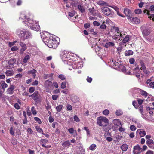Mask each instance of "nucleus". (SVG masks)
<instances>
[{
    "instance_id": "f03ea898",
    "label": "nucleus",
    "mask_w": 154,
    "mask_h": 154,
    "mask_svg": "<svg viewBox=\"0 0 154 154\" xmlns=\"http://www.w3.org/2000/svg\"><path fill=\"white\" fill-rule=\"evenodd\" d=\"M41 36L42 38L43 39V40H47V41H45V43L49 48L55 49L57 47L58 43L54 38L50 36L49 38L48 39L47 37L44 36L43 33H41Z\"/></svg>"
},
{
    "instance_id": "4be33fe9",
    "label": "nucleus",
    "mask_w": 154,
    "mask_h": 154,
    "mask_svg": "<svg viewBox=\"0 0 154 154\" xmlns=\"http://www.w3.org/2000/svg\"><path fill=\"white\" fill-rule=\"evenodd\" d=\"M130 91L133 94H135L140 92L141 89L136 88H134L131 89Z\"/></svg>"
},
{
    "instance_id": "a211bd4d",
    "label": "nucleus",
    "mask_w": 154,
    "mask_h": 154,
    "mask_svg": "<svg viewBox=\"0 0 154 154\" xmlns=\"http://www.w3.org/2000/svg\"><path fill=\"white\" fill-rule=\"evenodd\" d=\"M136 132L137 134H139L140 137L144 136L146 134V133L145 131H143L141 129H138L137 130Z\"/></svg>"
},
{
    "instance_id": "b1692460",
    "label": "nucleus",
    "mask_w": 154,
    "mask_h": 154,
    "mask_svg": "<svg viewBox=\"0 0 154 154\" xmlns=\"http://www.w3.org/2000/svg\"><path fill=\"white\" fill-rule=\"evenodd\" d=\"M77 8L81 13H83L85 12V9L82 5L80 4L78 5Z\"/></svg>"
},
{
    "instance_id": "20e7f679",
    "label": "nucleus",
    "mask_w": 154,
    "mask_h": 154,
    "mask_svg": "<svg viewBox=\"0 0 154 154\" xmlns=\"http://www.w3.org/2000/svg\"><path fill=\"white\" fill-rule=\"evenodd\" d=\"M97 123L100 126L106 127L109 123L108 119L106 117L100 116L97 119Z\"/></svg>"
},
{
    "instance_id": "052dcab7",
    "label": "nucleus",
    "mask_w": 154,
    "mask_h": 154,
    "mask_svg": "<svg viewBox=\"0 0 154 154\" xmlns=\"http://www.w3.org/2000/svg\"><path fill=\"white\" fill-rule=\"evenodd\" d=\"M74 121L77 122H79L80 121L79 119L77 116L76 115L74 116Z\"/></svg>"
},
{
    "instance_id": "a18cd8bd",
    "label": "nucleus",
    "mask_w": 154,
    "mask_h": 154,
    "mask_svg": "<svg viewBox=\"0 0 154 154\" xmlns=\"http://www.w3.org/2000/svg\"><path fill=\"white\" fill-rule=\"evenodd\" d=\"M123 114L122 111L120 109H118L116 110V115L119 116L122 115Z\"/></svg>"
},
{
    "instance_id": "a878e982",
    "label": "nucleus",
    "mask_w": 154,
    "mask_h": 154,
    "mask_svg": "<svg viewBox=\"0 0 154 154\" xmlns=\"http://www.w3.org/2000/svg\"><path fill=\"white\" fill-rule=\"evenodd\" d=\"M124 38L122 40L123 43H125L128 42L130 40V36L129 35H126L125 36L124 35Z\"/></svg>"
},
{
    "instance_id": "9b49d317",
    "label": "nucleus",
    "mask_w": 154,
    "mask_h": 154,
    "mask_svg": "<svg viewBox=\"0 0 154 154\" xmlns=\"http://www.w3.org/2000/svg\"><path fill=\"white\" fill-rule=\"evenodd\" d=\"M142 149L138 145L134 147L133 152L134 154H139L142 152Z\"/></svg>"
},
{
    "instance_id": "c03bdc74",
    "label": "nucleus",
    "mask_w": 154,
    "mask_h": 154,
    "mask_svg": "<svg viewBox=\"0 0 154 154\" xmlns=\"http://www.w3.org/2000/svg\"><path fill=\"white\" fill-rule=\"evenodd\" d=\"M97 3L101 6H103L105 5L106 3L103 1H98Z\"/></svg>"
},
{
    "instance_id": "58836bf2",
    "label": "nucleus",
    "mask_w": 154,
    "mask_h": 154,
    "mask_svg": "<svg viewBox=\"0 0 154 154\" xmlns=\"http://www.w3.org/2000/svg\"><path fill=\"white\" fill-rule=\"evenodd\" d=\"M96 147V145L94 144H93L90 145L89 147V149L91 150H94Z\"/></svg>"
},
{
    "instance_id": "7c9ffc66",
    "label": "nucleus",
    "mask_w": 154,
    "mask_h": 154,
    "mask_svg": "<svg viewBox=\"0 0 154 154\" xmlns=\"http://www.w3.org/2000/svg\"><path fill=\"white\" fill-rule=\"evenodd\" d=\"M64 147H67L70 145V143L69 140L64 142L62 144Z\"/></svg>"
},
{
    "instance_id": "69168bd1",
    "label": "nucleus",
    "mask_w": 154,
    "mask_h": 154,
    "mask_svg": "<svg viewBox=\"0 0 154 154\" xmlns=\"http://www.w3.org/2000/svg\"><path fill=\"white\" fill-rule=\"evenodd\" d=\"M130 129L132 131H135L136 129V127L134 125H131L130 127Z\"/></svg>"
},
{
    "instance_id": "4d7b16f0",
    "label": "nucleus",
    "mask_w": 154,
    "mask_h": 154,
    "mask_svg": "<svg viewBox=\"0 0 154 154\" xmlns=\"http://www.w3.org/2000/svg\"><path fill=\"white\" fill-rule=\"evenodd\" d=\"M35 88L33 87H30L29 90V93H32L35 91Z\"/></svg>"
},
{
    "instance_id": "680f3d73",
    "label": "nucleus",
    "mask_w": 154,
    "mask_h": 154,
    "mask_svg": "<svg viewBox=\"0 0 154 154\" xmlns=\"http://www.w3.org/2000/svg\"><path fill=\"white\" fill-rule=\"evenodd\" d=\"M18 49V48L16 46H14L12 47L11 48V50L12 51H17Z\"/></svg>"
},
{
    "instance_id": "cd10ccee",
    "label": "nucleus",
    "mask_w": 154,
    "mask_h": 154,
    "mask_svg": "<svg viewBox=\"0 0 154 154\" xmlns=\"http://www.w3.org/2000/svg\"><path fill=\"white\" fill-rule=\"evenodd\" d=\"M36 72L37 71L33 69L32 70L28 71V73L29 74H32L33 77L35 78L36 76Z\"/></svg>"
},
{
    "instance_id": "39448f33",
    "label": "nucleus",
    "mask_w": 154,
    "mask_h": 154,
    "mask_svg": "<svg viewBox=\"0 0 154 154\" xmlns=\"http://www.w3.org/2000/svg\"><path fill=\"white\" fill-rule=\"evenodd\" d=\"M103 13L105 15L112 17L114 14L113 11L107 7H105L102 9Z\"/></svg>"
},
{
    "instance_id": "e433bc0d",
    "label": "nucleus",
    "mask_w": 154,
    "mask_h": 154,
    "mask_svg": "<svg viewBox=\"0 0 154 154\" xmlns=\"http://www.w3.org/2000/svg\"><path fill=\"white\" fill-rule=\"evenodd\" d=\"M146 143L148 145L154 144V142L153 140L151 139H148L146 142Z\"/></svg>"
},
{
    "instance_id": "0eeeda50",
    "label": "nucleus",
    "mask_w": 154,
    "mask_h": 154,
    "mask_svg": "<svg viewBox=\"0 0 154 154\" xmlns=\"http://www.w3.org/2000/svg\"><path fill=\"white\" fill-rule=\"evenodd\" d=\"M29 97H31L36 103L40 102V96L37 91H35L32 94L29 95Z\"/></svg>"
},
{
    "instance_id": "49530a36",
    "label": "nucleus",
    "mask_w": 154,
    "mask_h": 154,
    "mask_svg": "<svg viewBox=\"0 0 154 154\" xmlns=\"http://www.w3.org/2000/svg\"><path fill=\"white\" fill-rule=\"evenodd\" d=\"M66 82L65 81L63 82L61 84V88L62 89H64L66 87Z\"/></svg>"
},
{
    "instance_id": "72a5a7b5",
    "label": "nucleus",
    "mask_w": 154,
    "mask_h": 154,
    "mask_svg": "<svg viewBox=\"0 0 154 154\" xmlns=\"http://www.w3.org/2000/svg\"><path fill=\"white\" fill-rule=\"evenodd\" d=\"M130 11L128 9L126 8H125L124 10V13L127 16L129 15L130 14Z\"/></svg>"
},
{
    "instance_id": "f257e3e1",
    "label": "nucleus",
    "mask_w": 154,
    "mask_h": 154,
    "mask_svg": "<svg viewBox=\"0 0 154 154\" xmlns=\"http://www.w3.org/2000/svg\"><path fill=\"white\" fill-rule=\"evenodd\" d=\"M20 19L23 20V23L25 22V23L31 29L36 31L40 29V27L38 23L35 21H34L33 20L29 18L24 14H20Z\"/></svg>"
},
{
    "instance_id": "13d9d810",
    "label": "nucleus",
    "mask_w": 154,
    "mask_h": 154,
    "mask_svg": "<svg viewBox=\"0 0 154 154\" xmlns=\"http://www.w3.org/2000/svg\"><path fill=\"white\" fill-rule=\"evenodd\" d=\"M75 12V11H72L69 12V15L71 17H73L74 15Z\"/></svg>"
},
{
    "instance_id": "6e6552de",
    "label": "nucleus",
    "mask_w": 154,
    "mask_h": 154,
    "mask_svg": "<svg viewBox=\"0 0 154 154\" xmlns=\"http://www.w3.org/2000/svg\"><path fill=\"white\" fill-rule=\"evenodd\" d=\"M69 53L66 51L62 52L61 55V58L63 61L68 62L69 60H70V55Z\"/></svg>"
},
{
    "instance_id": "ea45409f",
    "label": "nucleus",
    "mask_w": 154,
    "mask_h": 154,
    "mask_svg": "<svg viewBox=\"0 0 154 154\" xmlns=\"http://www.w3.org/2000/svg\"><path fill=\"white\" fill-rule=\"evenodd\" d=\"M89 11L91 13V15H95V13L94 12V8H90L89 9Z\"/></svg>"
},
{
    "instance_id": "774afa93",
    "label": "nucleus",
    "mask_w": 154,
    "mask_h": 154,
    "mask_svg": "<svg viewBox=\"0 0 154 154\" xmlns=\"http://www.w3.org/2000/svg\"><path fill=\"white\" fill-rule=\"evenodd\" d=\"M110 7L114 9L116 11H117L119 10V8L115 5H112L110 6Z\"/></svg>"
},
{
    "instance_id": "393cba45",
    "label": "nucleus",
    "mask_w": 154,
    "mask_h": 154,
    "mask_svg": "<svg viewBox=\"0 0 154 154\" xmlns=\"http://www.w3.org/2000/svg\"><path fill=\"white\" fill-rule=\"evenodd\" d=\"M113 123L115 125L119 127L121 126V122L120 120L117 119H114L113 120Z\"/></svg>"
},
{
    "instance_id": "473e14b6",
    "label": "nucleus",
    "mask_w": 154,
    "mask_h": 154,
    "mask_svg": "<svg viewBox=\"0 0 154 154\" xmlns=\"http://www.w3.org/2000/svg\"><path fill=\"white\" fill-rule=\"evenodd\" d=\"M68 132L71 134H72L74 133L75 132V134L74 135V136L77 135V132H76V131L74 129V128H72L69 129L68 130Z\"/></svg>"
},
{
    "instance_id": "aec40b11",
    "label": "nucleus",
    "mask_w": 154,
    "mask_h": 154,
    "mask_svg": "<svg viewBox=\"0 0 154 154\" xmlns=\"http://www.w3.org/2000/svg\"><path fill=\"white\" fill-rule=\"evenodd\" d=\"M140 69L141 70H142L144 73L145 74L147 73V70L146 69V67L144 65V63L142 61L140 62Z\"/></svg>"
},
{
    "instance_id": "79ce46f5",
    "label": "nucleus",
    "mask_w": 154,
    "mask_h": 154,
    "mask_svg": "<svg viewBox=\"0 0 154 154\" xmlns=\"http://www.w3.org/2000/svg\"><path fill=\"white\" fill-rule=\"evenodd\" d=\"M58 78L62 81H64L66 79V77L63 74L59 75L58 76Z\"/></svg>"
},
{
    "instance_id": "ddd939ff",
    "label": "nucleus",
    "mask_w": 154,
    "mask_h": 154,
    "mask_svg": "<svg viewBox=\"0 0 154 154\" xmlns=\"http://www.w3.org/2000/svg\"><path fill=\"white\" fill-rule=\"evenodd\" d=\"M52 85V82L48 80H46L44 84L45 87L48 89H51L53 86Z\"/></svg>"
},
{
    "instance_id": "37998d69",
    "label": "nucleus",
    "mask_w": 154,
    "mask_h": 154,
    "mask_svg": "<svg viewBox=\"0 0 154 154\" xmlns=\"http://www.w3.org/2000/svg\"><path fill=\"white\" fill-rule=\"evenodd\" d=\"M140 93L143 96H147L148 94L147 92L144 90L141 89V91H140Z\"/></svg>"
},
{
    "instance_id": "0e129e2a",
    "label": "nucleus",
    "mask_w": 154,
    "mask_h": 154,
    "mask_svg": "<svg viewBox=\"0 0 154 154\" xmlns=\"http://www.w3.org/2000/svg\"><path fill=\"white\" fill-rule=\"evenodd\" d=\"M13 129V128L12 127H11L10 128V133L12 135L14 136V132Z\"/></svg>"
},
{
    "instance_id": "c756f323",
    "label": "nucleus",
    "mask_w": 154,
    "mask_h": 154,
    "mask_svg": "<svg viewBox=\"0 0 154 154\" xmlns=\"http://www.w3.org/2000/svg\"><path fill=\"white\" fill-rule=\"evenodd\" d=\"M133 54V51L131 50L126 51L125 52V56H130L132 55Z\"/></svg>"
},
{
    "instance_id": "bb28decb",
    "label": "nucleus",
    "mask_w": 154,
    "mask_h": 154,
    "mask_svg": "<svg viewBox=\"0 0 154 154\" xmlns=\"http://www.w3.org/2000/svg\"><path fill=\"white\" fill-rule=\"evenodd\" d=\"M114 45L115 44L114 42H110L106 43L105 45V47L106 48H108L110 47H114Z\"/></svg>"
},
{
    "instance_id": "e2e57ef3",
    "label": "nucleus",
    "mask_w": 154,
    "mask_h": 154,
    "mask_svg": "<svg viewBox=\"0 0 154 154\" xmlns=\"http://www.w3.org/2000/svg\"><path fill=\"white\" fill-rule=\"evenodd\" d=\"M109 111L107 109H105L103 112V114L105 115H107L109 113Z\"/></svg>"
},
{
    "instance_id": "c9c22d12",
    "label": "nucleus",
    "mask_w": 154,
    "mask_h": 154,
    "mask_svg": "<svg viewBox=\"0 0 154 154\" xmlns=\"http://www.w3.org/2000/svg\"><path fill=\"white\" fill-rule=\"evenodd\" d=\"M63 106L62 105H58L56 107V109L57 112H60L62 109Z\"/></svg>"
},
{
    "instance_id": "5fc2aeb1",
    "label": "nucleus",
    "mask_w": 154,
    "mask_h": 154,
    "mask_svg": "<svg viewBox=\"0 0 154 154\" xmlns=\"http://www.w3.org/2000/svg\"><path fill=\"white\" fill-rule=\"evenodd\" d=\"M139 110L142 115L143 114V107L141 106L139 108Z\"/></svg>"
},
{
    "instance_id": "9d476101",
    "label": "nucleus",
    "mask_w": 154,
    "mask_h": 154,
    "mask_svg": "<svg viewBox=\"0 0 154 154\" xmlns=\"http://www.w3.org/2000/svg\"><path fill=\"white\" fill-rule=\"evenodd\" d=\"M16 60L14 58L11 59L10 60L8 63V65L6 67L7 69L12 68L14 67V64L15 63Z\"/></svg>"
},
{
    "instance_id": "f3484780",
    "label": "nucleus",
    "mask_w": 154,
    "mask_h": 154,
    "mask_svg": "<svg viewBox=\"0 0 154 154\" xmlns=\"http://www.w3.org/2000/svg\"><path fill=\"white\" fill-rule=\"evenodd\" d=\"M144 13H146V12L147 15L149 16L148 18L150 20L154 21V14H149V11L145 9L143 11Z\"/></svg>"
},
{
    "instance_id": "412c9836",
    "label": "nucleus",
    "mask_w": 154,
    "mask_h": 154,
    "mask_svg": "<svg viewBox=\"0 0 154 154\" xmlns=\"http://www.w3.org/2000/svg\"><path fill=\"white\" fill-rule=\"evenodd\" d=\"M115 35L119 38L120 37L124 38V35H125L124 32L119 31V32H116Z\"/></svg>"
},
{
    "instance_id": "338daca9",
    "label": "nucleus",
    "mask_w": 154,
    "mask_h": 154,
    "mask_svg": "<svg viewBox=\"0 0 154 154\" xmlns=\"http://www.w3.org/2000/svg\"><path fill=\"white\" fill-rule=\"evenodd\" d=\"M130 120L135 123H137V120L133 118H131L130 119Z\"/></svg>"
},
{
    "instance_id": "f704fd0d",
    "label": "nucleus",
    "mask_w": 154,
    "mask_h": 154,
    "mask_svg": "<svg viewBox=\"0 0 154 154\" xmlns=\"http://www.w3.org/2000/svg\"><path fill=\"white\" fill-rule=\"evenodd\" d=\"M35 128L37 131H38V132L42 134L43 133V132L42 129V128H40L39 126H36L35 127Z\"/></svg>"
},
{
    "instance_id": "7ed1b4c3",
    "label": "nucleus",
    "mask_w": 154,
    "mask_h": 154,
    "mask_svg": "<svg viewBox=\"0 0 154 154\" xmlns=\"http://www.w3.org/2000/svg\"><path fill=\"white\" fill-rule=\"evenodd\" d=\"M16 33L20 38L23 40L30 37L31 33L29 31L23 29H19L17 30Z\"/></svg>"
},
{
    "instance_id": "4c0bfd02",
    "label": "nucleus",
    "mask_w": 154,
    "mask_h": 154,
    "mask_svg": "<svg viewBox=\"0 0 154 154\" xmlns=\"http://www.w3.org/2000/svg\"><path fill=\"white\" fill-rule=\"evenodd\" d=\"M105 22L104 21L102 22V24L100 26V28L103 29H105L106 28V26L105 24Z\"/></svg>"
},
{
    "instance_id": "8fccbe9b",
    "label": "nucleus",
    "mask_w": 154,
    "mask_h": 154,
    "mask_svg": "<svg viewBox=\"0 0 154 154\" xmlns=\"http://www.w3.org/2000/svg\"><path fill=\"white\" fill-rule=\"evenodd\" d=\"M17 42V41H15L13 42H8V46L9 47H11L12 46L14 45Z\"/></svg>"
},
{
    "instance_id": "3c124183",
    "label": "nucleus",
    "mask_w": 154,
    "mask_h": 154,
    "mask_svg": "<svg viewBox=\"0 0 154 154\" xmlns=\"http://www.w3.org/2000/svg\"><path fill=\"white\" fill-rule=\"evenodd\" d=\"M31 111L32 113V114L35 115L37 113V112L36 110L35 109V108L34 106H33L31 108Z\"/></svg>"
},
{
    "instance_id": "c85d7f7f",
    "label": "nucleus",
    "mask_w": 154,
    "mask_h": 154,
    "mask_svg": "<svg viewBox=\"0 0 154 154\" xmlns=\"http://www.w3.org/2000/svg\"><path fill=\"white\" fill-rule=\"evenodd\" d=\"M121 148L123 151H125L128 149V145L126 144H124L121 146Z\"/></svg>"
},
{
    "instance_id": "1a4fd4ad",
    "label": "nucleus",
    "mask_w": 154,
    "mask_h": 154,
    "mask_svg": "<svg viewBox=\"0 0 154 154\" xmlns=\"http://www.w3.org/2000/svg\"><path fill=\"white\" fill-rule=\"evenodd\" d=\"M118 69L126 74L131 75V72L130 71H127L125 67L122 64H120L119 65Z\"/></svg>"
},
{
    "instance_id": "de8ad7c7",
    "label": "nucleus",
    "mask_w": 154,
    "mask_h": 154,
    "mask_svg": "<svg viewBox=\"0 0 154 154\" xmlns=\"http://www.w3.org/2000/svg\"><path fill=\"white\" fill-rule=\"evenodd\" d=\"M1 87L2 89H3V91H4V89L8 87V85L5 82L2 83L1 85Z\"/></svg>"
},
{
    "instance_id": "6e6d98bb",
    "label": "nucleus",
    "mask_w": 154,
    "mask_h": 154,
    "mask_svg": "<svg viewBox=\"0 0 154 154\" xmlns=\"http://www.w3.org/2000/svg\"><path fill=\"white\" fill-rule=\"evenodd\" d=\"M148 86L150 88H154V82H152L149 85H148Z\"/></svg>"
},
{
    "instance_id": "a19ab883",
    "label": "nucleus",
    "mask_w": 154,
    "mask_h": 154,
    "mask_svg": "<svg viewBox=\"0 0 154 154\" xmlns=\"http://www.w3.org/2000/svg\"><path fill=\"white\" fill-rule=\"evenodd\" d=\"M30 57L29 55H27L23 59V62L24 63H26L27 61L29 59Z\"/></svg>"
},
{
    "instance_id": "423d86ee",
    "label": "nucleus",
    "mask_w": 154,
    "mask_h": 154,
    "mask_svg": "<svg viewBox=\"0 0 154 154\" xmlns=\"http://www.w3.org/2000/svg\"><path fill=\"white\" fill-rule=\"evenodd\" d=\"M69 63L70 62H69L68 64L69 65L70 64L73 69H80L83 66V63L82 61L77 62H74L72 63H70V64ZM67 63L68 64V63Z\"/></svg>"
},
{
    "instance_id": "09e8293b",
    "label": "nucleus",
    "mask_w": 154,
    "mask_h": 154,
    "mask_svg": "<svg viewBox=\"0 0 154 154\" xmlns=\"http://www.w3.org/2000/svg\"><path fill=\"white\" fill-rule=\"evenodd\" d=\"M48 142V140L43 139H41L40 140V143L42 144H44L45 145Z\"/></svg>"
},
{
    "instance_id": "6ab92c4d",
    "label": "nucleus",
    "mask_w": 154,
    "mask_h": 154,
    "mask_svg": "<svg viewBox=\"0 0 154 154\" xmlns=\"http://www.w3.org/2000/svg\"><path fill=\"white\" fill-rule=\"evenodd\" d=\"M118 64V62L113 60H111L109 62V65L111 67L116 66Z\"/></svg>"
},
{
    "instance_id": "2f4dec72",
    "label": "nucleus",
    "mask_w": 154,
    "mask_h": 154,
    "mask_svg": "<svg viewBox=\"0 0 154 154\" xmlns=\"http://www.w3.org/2000/svg\"><path fill=\"white\" fill-rule=\"evenodd\" d=\"M142 32L143 35L144 36L148 35L150 33V32L148 29L143 30Z\"/></svg>"
},
{
    "instance_id": "2eb2a0df",
    "label": "nucleus",
    "mask_w": 154,
    "mask_h": 154,
    "mask_svg": "<svg viewBox=\"0 0 154 154\" xmlns=\"http://www.w3.org/2000/svg\"><path fill=\"white\" fill-rule=\"evenodd\" d=\"M15 88V86L14 85H11L8 88L7 91V94L11 95L13 94L14 93V90Z\"/></svg>"
},
{
    "instance_id": "5701e85b",
    "label": "nucleus",
    "mask_w": 154,
    "mask_h": 154,
    "mask_svg": "<svg viewBox=\"0 0 154 154\" xmlns=\"http://www.w3.org/2000/svg\"><path fill=\"white\" fill-rule=\"evenodd\" d=\"M5 73L6 76H12L13 75L14 72L13 70H8L6 71Z\"/></svg>"
},
{
    "instance_id": "f8f14e48",
    "label": "nucleus",
    "mask_w": 154,
    "mask_h": 154,
    "mask_svg": "<svg viewBox=\"0 0 154 154\" xmlns=\"http://www.w3.org/2000/svg\"><path fill=\"white\" fill-rule=\"evenodd\" d=\"M128 19L134 24H139L140 22V20L137 17H130Z\"/></svg>"
},
{
    "instance_id": "bf43d9fd",
    "label": "nucleus",
    "mask_w": 154,
    "mask_h": 154,
    "mask_svg": "<svg viewBox=\"0 0 154 154\" xmlns=\"http://www.w3.org/2000/svg\"><path fill=\"white\" fill-rule=\"evenodd\" d=\"M34 119L37 121L38 123L39 124H41L42 123L41 121V119L38 118L37 117H35L34 118Z\"/></svg>"
},
{
    "instance_id": "4468645a",
    "label": "nucleus",
    "mask_w": 154,
    "mask_h": 154,
    "mask_svg": "<svg viewBox=\"0 0 154 154\" xmlns=\"http://www.w3.org/2000/svg\"><path fill=\"white\" fill-rule=\"evenodd\" d=\"M19 44L21 47L20 50V52L21 54H23V53L24 51L27 49V46L25 43L22 42H20Z\"/></svg>"
},
{
    "instance_id": "dca6fc26",
    "label": "nucleus",
    "mask_w": 154,
    "mask_h": 154,
    "mask_svg": "<svg viewBox=\"0 0 154 154\" xmlns=\"http://www.w3.org/2000/svg\"><path fill=\"white\" fill-rule=\"evenodd\" d=\"M144 13H146V12L147 15L149 16L148 18L150 20L154 21V14H149V11L145 9L143 11Z\"/></svg>"
},
{
    "instance_id": "603ef678",
    "label": "nucleus",
    "mask_w": 154,
    "mask_h": 154,
    "mask_svg": "<svg viewBox=\"0 0 154 154\" xmlns=\"http://www.w3.org/2000/svg\"><path fill=\"white\" fill-rule=\"evenodd\" d=\"M134 12L135 14H139L142 13V10L140 9H137L135 10Z\"/></svg>"
},
{
    "instance_id": "864d4df0",
    "label": "nucleus",
    "mask_w": 154,
    "mask_h": 154,
    "mask_svg": "<svg viewBox=\"0 0 154 154\" xmlns=\"http://www.w3.org/2000/svg\"><path fill=\"white\" fill-rule=\"evenodd\" d=\"M138 72H140V71L139 67H137L134 69V74H137L138 73Z\"/></svg>"
}]
</instances>
